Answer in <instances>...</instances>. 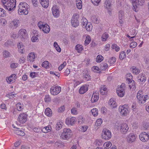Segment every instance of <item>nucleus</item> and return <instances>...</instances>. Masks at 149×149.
Instances as JSON below:
<instances>
[{
  "instance_id": "obj_48",
  "label": "nucleus",
  "mask_w": 149,
  "mask_h": 149,
  "mask_svg": "<svg viewBox=\"0 0 149 149\" xmlns=\"http://www.w3.org/2000/svg\"><path fill=\"white\" fill-rule=\"evenodd\" d=\"M111 48L113 49H115L116 52H118L120 50V47L116 45L113 44L111 46Z\"/></svg>"
},
{
  "instance_id": "obj_5",
  "label": "nucleus",
  "mask_w": 149,
  "mask_h": 149,
  "mask_svg": "<svg viewBox=\"0 0 149 149\" xmlns=\"http://www.w3.org/2000/svg\"><path fill=\"white\" fill-rule=\"evenodd\" d=\"M72 135L71 131L70 129H64L61 135V138L67 140Z\"/></svg>"
},
{
  "instance_id": "obj_42",
  "label": "nucleus",
  "mask_w": 149,
  "mask_h": 149,
  "mask_svg": "<svg viewBox=\"0 0 149 149\" xmlns=\"http://www.w3.org/2000/svg\"><path fill=\"white\" fill-rule=\"evenodd\" d=\"M132 73L135 74H138L140 72V70L139 69L136 68L135 67H132Z\"/></svg>"
},
{
  "instance_id": "obj_3",
  "label": "nucleus",
  "mask_w": 149,
  "mask_h": 149,
  "mask_svg": "<svg viewBox=\"0 0 149 149\" xmlns=\"http://www.w3.org/2000/svg\"><path fill=\"white\" fill-rule=\"evenodd\" d=\"M145 0H132V3L133 6V10L136 12V9L143 6Z\"/></svg>"
},
{
  "instance_id": "obj_1",
  "label": "nucleus",
  "mask_w": 149,
  "mask_h": 149,
  "mask_svg": "<svg viewBox=\"0 0 149 149\" xmlns=\"http://www.w3.org/2000/svg\"><path fill=\"white\" fill-rule=\"evenodd\" d=\"M1 2L4 8L9 11L11 10L16 7V0H2Z\"/></svg>"
},
{
  "instance_id": "obj_8",
  "label": "nucleus",
  "mask_w": 149,
  "mask_h": 149,
  "mask_svg": "<svg viewBox=\"0 0 149 149\" xmlns=\"http://www.w3.org/2000/svg\"><path fill=\"white\" fill-rule=\"evenodd\" d=\"M61 88L60 86H53L50 89V93L53 95H56L61 92Z\"/></svg>"
},
{
  "instance_id": "obj_39",
  "label": "nucleus",
  "mask_w": 149,
  "mask_h": 149,
  "mask_svg": "<svg viewBox=\"0 0 149 149\" xmlns=\"http://www.w3.org/2000/svg\"><path fill=\"white\" fill-rule=\"evenodd\" d=\"M86 30L88 31H90L91 30L92 28V25L90 22H88L84 26Z\"/></svg>"
},
{
  "instance_id": "obj_15",
  "label": "nucleus",
  "mask_w": 149,
  "mask_h": 149,
  "mask_svg": "<svg viewBox=\"0 0 149 149\" xmlns=\"http://www.w3.org/2000/svg\"><path fill=\"white\" fill-rule=\"evenodd\" d=\"M13 126L14 128H16L17 129V130H14V132L15 134L20 136H24L25 133L23 130V129H21L19 128L15 127L13 125Z\"/></svg>"
},
{
  "instance_id": "obj_51",
  "label": "nucleus",
  "mask_w": 149,
  "mask_h": 149,
  "mask_svg": "<svg viewBox=\"0 0 149 149\" xmlns=\"http://www.w3.org/2000/svg\"><path fill=\"white\" fill-rule=\"evenodd\" d=\"M92 3L95 5L97 6L100 2L101 0H91Z\"/></svg>"
},
{
  "instance_id": "obj_36",
  "label": "nucleus",
  "mask_w": 149,
  "mask_h": 149,
  "mask_svg": "<svg viewBox=\"0 0 149 149\" xmlns=\"http://www.w3.org/2000/svg\"><path fill=\"white\" fill-rule=\"evenodd\" d=\"M76 5L77 8L80 9L82 8V2L81 0H76Z\"/></svg>"
},
{
  "instance_id": "obj_50",
  "label": "nucleus",
  "mask_w": 149,
  "mask_h": 149,
  "mask_svg": "<svg viewBox=\"0 0 149 149\" xmlns=\"http://www.w3.org/2000/svg\"><path fill=\"white\" fill-rule=\"evenodd\" d=\"M103 56L101 55H98L97 56L96 61L97 62H100L103 60Z\"/></svg>"
},
{
  "instance_id": "obj_12",
  "label": "nucleus",
  "mask_w": 149,
  "mask_h": 149,
  "mask_svg": "<svg viewBox=\"0 0 149 149\" xmlns=\"http://www.w3.org/2000/svg\"><path fill=\"white\" fill-rule=\"evenodd\" d=\"M129 127L127 124L123 123L120 125V131L123 134H125L127 132Z\"/></svg>"
},
{
  "instance_id": "obj_27",
  "label": "nucleus",
  "mask_w": 149,
  "mask_h": 149,
  "mask_svg": "<svg viewBox=\"0 0 149 149\" xmlns=\"http://www.w3.org/2000/svg\"><path fill=\"white\" fill-rule=\"evenodd\" d=\"M40 0V2L42 6L44 8H47L49 5V0Z\"/></svg>"
},
{
  "instance_id": "obj_57",
  "label": "nucleus",
  "mask_w": 149,
  "mask_h": 149,
  "mask_svg": "<svg viewBox=\"0 0 149 149\" xmlns=\"http://www.w3.org/2000/svg\"><path fill=\"white\" fill-rule=\"evenodd\" d=\"M88 128V127L86 125L82 126L81 127V128H80L81 129V131L82 132H84L87 130Z\"/></svg>"
},
{
  "instance_id": "obj_21",
  "label": "nucleus",
  "mask_w": 149,
  "mask_h": 149,
  "mask_svg": "<svg viewBox=\"0 0 149 149\" xmlns=\"http://www.w3.org/2000/svg\"><path fill=\"white\" fill-rule=\"evenodd\" d=\"M35 58V55L33 53H30L27 57V60L30 62H33Z\"/></svg>"
},
{
  "instance_id": "obj_28",
  "label": "nucleus",
  "mask_w": 149,
  "mask_h": 149,
  "mask_svg": "<svg viewBox=\"0 0 149 149\" xmlns=\"http://www.w3.org/2000/svg\"><path fill=\"white\" fill-rule=\"evenodd\" d=\"M138 78V81L139 82H144L146 80L145 75L143 73L140 74Z\"/></svg>"
},
{
  "instance_id": "obj_60",
  "label": "nucleus",
  "mask_w": 149,
  "mask_h": 149,
  "mask_svg": "<svg viewBox=\"0 0 149 149\" xmlns=\"http://www.w3.org/2000/svg\"><path fill=\"white\" fill-rule=\"evenodd\" d=\"M127 80H128V81L130 82L131 80L132 79V77L131 73H129L128 74L126 75Z\"/></svg>"
},
{
  "instance_id": "obj_62",
  "label": "nucleus",
  "mask_w": 149,
  "mask_h": 149,
  "mask_svg": "<svg viewBox=\"0 0 149 149\" xmlns=\"http://www.w3.org/2000/svg\"><path fill=\"white\" fill-rule=\"evenodd\" d=\"M5 10L2 8H0V16H4L5 15Z\"/></svg>"
},
{
  "instance_id": "obj_17",
  "label": "nucleus",
  "mask_w": 149,
  "mask_h": 149,
  "mask_svg": "<svg viewBox=\"0 0 149 149\" xmlns=\"http://www.w3.org/2000/svg\"><path fill=\"white\" fill-rule=\"evenodd\" d=\"M16 78V75L13 74L11 75L9 77L7 78L6 80L8 83L11 84L14 82Z\"/></svg>"
},
{
  "instance_id": "obj_6",
  "label": "nucleus",
  "mask_w": 149,
  "mask_h": 149,
  "mask_svg": "<svg viewBox=\"0 0 149 149\" xmlns=\"http://www.w3.org/2000/svg\"><path fill=\"white\" fill-rule=\"evenodd\" d=\"M125 86L124 84L122 83L121 85L118 86L116 90L118 95L120 97L123 96L125 95Z\"/></svg>"
},
{
  "instance_id": "obj_38",
  "label": "nucleus",
  "mask_w": 149,
  "mask_h": 149,
  "mask_svg": "<svg viewBox=\"0 0 149 149\" xmlns=\"http://www.w3.org/2000/svg\"><path fill=\"white\" fill-rule=\"evenodd\" d=\"M129 82V86L130 89L131 88L134 89L136 88L135 82L134 80H132Z\"/></svg>"
},
{
  "instance_id": "obj_41",
  "label": "nucleus",
  "mask_w": 149,
  "mask_h": 149,
  "mask_svg": "<svg viewBox=\"0 0 149 149\" xmlns=\"http://www.w3.org/2000/svg\"><path fill=\"white\" fill-rule=\"evenodd\" d=\"M88 22L87 19L85 18H82L81 20V23L82 27L84 28V26Z\"/></svg>"
},
{
  "instance_id": "obj_49",
  "label": "nucleus",
  "mask_w": 149,
  "mask_h": 149,
  "mask_svg": "<svg viewBox=\"0 0 149 149\" xmlns=\"http://www.w3.org/2000/svg\"><path fill=\"white\" fill-rule=\"evenodd\" d=\"M118 15L119 19H123L124 15V12L122 10L120 11L119 12Z\"/></svg>"
},
{
  "instance_id": "obj_64",
  "label": "nucleus",
  "mask_w": 149,
  "mask_h": 149,
  "mask_svg": "<svg viewBox=\"0 0 149 149\" xmlns=\"http://www.w3.org/2000/svg\"><path fill=\"white\" fill-rule=\"evenodd\" d=\"M66 63L65 62H64L58 68V70L59 71L61 70L66 65Z\"/></svg>"
},
{
  "instance_id": "obj_63",
  "label": "nucleus",
  "mask_w": 149,
  "mask_h": 149,
  "mask_svg": "<svg viewBox=\"0 0 149 149\" xmlns=\"http://www.w3.org/2000/svg\"><path fill=\"white\" fill-rule=\"evenodd\" d=\"M92 69V70L95 72H97V71L100 70V69L99 67L96 66H93V67Z\"/></svg>"
},
{
  "instance_id": "obj_55",
  "label": "nucleus",
  "mask_w": 149,
  "mask_h": 149,
  "mask_svg": "<svg viewBox=\"0 0 149 149\" xmlns=\"http://www.w3.org/2000/svg\"><path fill=\"white\" fill-rule=\"evenodd\" d=\"M3 53L4 57L7 58L10 56V54L8 51L5 50L3 51Z\"/></svg>"
},
{
  "instance_id": "obj_46",
  "label": "nucleus",
  "mask_w": 149,
  "mask_h": 149,
  "mask_svg": "<svg viewBox=\"0 0 149 149\" xmlns=\"http://www.w3.org/2000/svg\"><path fill=\"white\" fill-rule=\"evenodd\" d=\"M126 57V53L124 51L120 52V54L119 58L121 60H123Z\"/></svg>"
},
{
  "instance_id": "obj_7",
  "label": "nucleus",
  "mask_w": 149,
  "mask_h": 149,
  "mask_svg": "<svg viewBox=\"0 0 149 149\" xmlns=\"http://www.w3.org/2000/svg\"><path fill=\"white\" fill-rule=\"evenodd\" d=\"M102 137L103 139L105 140L110 139L111 137L110 131L107 129H104L102 131Z\"/></svg>"
},
{
  "instance_id": "obj_61",
  "label": "nucleus",
  "mask_w": 149,
  "mask_h": 149,
  "mask_svg": "<svg viewBox=\"0 0 149 149\" xmlns=\"http://www.w3.org/2000/svg\"><path fill=\"white\" fill-rule=\"evenodd\" d=\"M137 43L135 42H133L130 44V47L131 48H134L136 46Z\"/></svg>"
},
{
  "instance_id": "obj_18",
  "label": "nucleus",
  "mask_w": 149,
  "mask_h": 149,
  "mask_svg": "<svg viewBox=\"0 0 149 149\" xmlns=\"http://www.w3.org/2000/svg\"><path fill=\"white\" fill-rule=\"evenodd\" d=\"M26 31L25 29H22L19 30L18 32L19 37L23 40L26 37Z\"/></svg>"
},
{
  "instance_id": "obj_47",
  "label": "nucleus",
  "mask_w": 149,
  "mask_h": 149,
  "mask_svg": "<svg viewBox=\"0 0 149 149\" xmlns=\"http://www.w3.org/2000/svg\"><path fill=\"white\" fill-rule=\"evenodd\" d=\"M91 112L94 116H96L98 114V110L96 108L93 109L91 110Z\"/></svg>"
},
{
  "instance_id": "obj_10",
  "label": "nucleus",
  "mask_w": 149,
  "mask_h": 149,
  "mask_svg": "<svg viewBox=\"0 0 149 149\" xmlns=\"http://www.w3.org/2000/svg\"><path fill=\"white\" fill-rule=\"evenodd\" d=\"M139 138L143 142H147L149 139V135L145 132H143L139 135Z\"/></svg>"
},
{
  "instance_id": "obj_22",
  "label": "nucleus",
  "mask_w": 149,
  "mask_h": 149,
  "mask_svg": "<svg viewBox=\"0 0 149 149\" xmlns=\"http://www.w3.org/2000/svg\"><path fill=\"white\" fill-rule=\"evenodd\" d=\"M91 19L92 22L94 24H98L100 22L99 18L95 15L92 16Z\"/></svg>"
},
{
  "instance_id": "obj_45",
  "label": "nucleus",
  "mask_w": 149,
  "mask_h": 149,
  "mask_svg": "<svg viewBox=\"0 0 149 149\" xmlns=\"http://www.w3.org/2000/svg\"><path fill=\"white\" fill-rule=\"evenodd\" d=\"M91 39L90 36H87L86 38V40L85 41L84 45L85 46L88 45L89 43L90 42Z\"/></svg>"
},
{
  "instance_id": "obj_9",
  "label": "nucleus",
  "mask_w": 149,
  "mask_h": 149,
  "mask_svg": "<svg viewBox=\"0 0 149 149\" xmlns=\"http://www.w3.org/2000/svg\"><path fill=\"white\" fill-rule=\"evenodd\" d=\"M128 108L127 105L126 104L120 106L119 107V111L122 115L125 116L128 112Z\"/></svg>"
},
{
  "instance_id": "obj_24",
  "label": "nucleus",
  "mask_w": 149,
  "mask_h": 149,
  "mask_svg": "<svg viewBox=\"0 0 149 149\" xmlns=\"http://www.w3.org/2000/svg\"><path fill=\"white\" fill-rule=\"evenodd\" d=\"M149 98V97L148 95H146L142 97L140 100H138L139 101V103L143 104L145 103L146 100Z\"/></svg>"
},
{
  "instance_id": "obj_32",
  "label": "nucleus",
  "mask_w": 149,
  "mask_h": 149,
  "mask_svg": "<svg viewBox=\"0 0 149 149\" xmlns=\"http://www.w3.org/2000/svg\"><path fill=\"white\" fill-rule=\"evenodd\" d=\"M75 49L77 51V52L79 53H81V51L83 50L82 46L79 44L76 45Z\"/></svg>"
},
{
  "instance_id": "obj_56",
  "label": "nucleus",
  "mask_w": 149,
  "mask_h": 149,
  "mask_svg": "<svg viewBox=\"0 0 149 149\" xmlns=\"http://www.w3.org/2000/svg\"><path fill=\"white\" fill-rule=\"evenodd\" d=\"M45 101L46 102H48L50 101L51 98L49 95H45Z\"/></svg>"
},
{
  "instance_id": "obj_34",
  "label": "nucleus",
  "mask_w": 149,
  "mask_h": 149,
  "mask_svg": "<svg viewBox=\"0 0 149 149\" xmlns=\"http://www.w3.org/2000/svg\"><path fill=\"white\" fill-rule=\"evenodd\" d=\"M51 127L50 126H48L42 128L41 130V131L42 132L46 133L50 132L51 131Z\"/></svg>"
},
{
  "instance_id": "obj_35",
  "label": "nucleus",
  "mask_w": 149,
  "mask_h": 149,
  "mask_svg": "<svg viewBox=\"0 0 149 149\" xmlns=\"http://www.w3.org/2000/svg\"><path fill=\"white\" fill-rule=\"evenodd\" d=\"M111 6V4L110 0H106L104 3V6L107 9H109Z\"/></svg>"
},
{
  "instance_id": "obj_19",
  "label": "nucleus",
  "mask_w": 149,
  "mask_h": 149,
  "mask_svg": "<svg viewBox=\"0 0 149 149\" xmlns=\"http://www.w3.org/2000/svg\"><path fill=\"white\" fill-rule=\"evenodd\" d=\"M75 118L74 117H72L71 118H67L65 120V123L68 125H73L75 123Z\"/></svg>"
},
{
  "instance_id": "obj_58",
  "label": "nucleus",
  "mask_w": 149,
  "mask_h": 149,
  "mask_svg": "<svg viewBox=\"0 0 149 149\" xmlns=\"http://www.w3.org/2000/svg\"><path fill=\"white\" fill-rule=\"evenodd\" d=\"M102 123V120L101 119H98L96 121L95 123V126H100Z\"/></svg>"
},
{
  "instance_id": "obj_20",
  "label": "nucleus",
  "mask_w": 149,
  "mask_h": 149,
  "mask_svg": "<svg viewBox=\"0 0 149 149\" xmlns=\"http://www.w3.org/2000/svg\"><path fill=\"white\" fill-rule=\"evenodd\" d=\"M88 89L86 85H84L81 87L79 90V92L81 94H83L86 93Z\"/></svg>"
},
{
  "instance_id": "obj_40",
  "label": "nucleus",
  "mask_w": 149,
  "mask_h": 149,
  "mask_svg": "<svg viewBox=\"0 0 149 149\" xmlns=\"http://www.w3.org/2000/svg\"><path fill=\"white\" fill-rule=\"evenodd\" d=\"M83 77L84 79L87 81L90 80L91 79V77L90 75L88 73H84Z\"/></svg>"
},
{
  "instance_id": "obj_43",
  "label": "nucleus",
  "mask_w": 149,
  "mask_h": 149,
  "mask_svg": "<svg viewBox=\"0 0 149 149\" xmlns=\"http://www.w3.org/2000/svg\"><path fill=\"white\" fill-rule=\"evenodd\" d=\"M109 37V35L107 33H105L102 34V40L103 41H106Z\"/></svg>"
},
{
  "instance_id": "obj_31",
  "label": "nucleus",
  "mask_w": 149,
  "mask_h": 149,
  "mask_svg": "<svg viewBox=\"0 0 149 149\" xmlns=\"http://www.w3.org/2000/svg\"><path fill=\"white\" fill-rule=\"evenodd\" d=\"M100 91L102 95H105L107 93V88L105 86H102L100 88Z\"/></svg>"
},
{
  "instance_id": "obj_33",
  "label": "nucleus",
  "mask_w": 149,
  "mask_h": 149,
  "mask_svg": "<svg viewBox=\"0 0 149 149\" xmlns=\"http://www.w3.org/2000/svg\"><path fill=\"white\" fill-rule=\"evenodd\" d=\"M45 113L46 116L49 117L51 116L52 114V111L49 108H47L45 109Z\"/></svg>"
},
{
  "instance_id": "obj_52",
  "label": "nucleus",
  "mask_w": 149,
  "mask_h": 149,
  "mask_svg": "<svg viewBox=\"0 0 149 149\" xmlns=\"http://www.w3.org/2000/svg\"><path fill=\"white\" fill-rule=\"evenodd\" d=\"M42 67H44L45 68H47L49 67V62L47 61H44L42 65Z\"/></svg>"
},
{
  "instance_id": "obj_4",
  "label": "nucleus",
  "mask_w": 149,
  "mask_h": 149,
  "mask_svg": "<svg viewBox=\"0 0 149 149\" xmlns=\"http://www.w3.org/2000/svg\"><path fill=\"white\" fill-rule=\"evenodd\" d=\"M79 18V15L77 13L73 15L71 20V24L73 27L76 28L79 25V22L78 20Z\"/></svg>"
},
{
  "instance_id": "obj_13",
  "label": "nucleus",
  "mask_w": 149,
  "mask_h": 149,
  "mask_svg": "<svg viewBox=\"0 0 149 149\" xmlns=\"http://www.w3.org/2000/svg\"><path fill=\"white\" fill-rule=\"evenodd\" d=\"M136 136L133 134H130L127 138V141L128 143H132L136 141Z\"/></svg>"
},
{
  "instance_id": "obj_44",
  "label": "nucleus",
  "mask_w": 149,
  "mask_h": 149,
  "mask_svg": "<svg viewBox=\"0 0 149 149\" xmlns=\"http://www.w3.org/2000/svg\"><path fill=\"white\" fill-rule=\"evenodd\" d=\"M143 91L141 90H139L137 93L136 97L137 100H140L141 98L143 97Z\"/></svg>"
},
{
  "instance_id": "obj_30",
  "label": "nucleus",
  "mask_w": 149,
  "mask_h": 149,
  "mask_svg": "<svg viewBox=\"0 0 149 149\" xmlns=\"http://www.w3.org/2000/svg\"><path fill=\"white\" fill-rule=\"evenodd\" d=\"M17 46L19 52L22 54H23L24 51V50L22 43H19L18 44Z\"/></svg>"
},
{
  "instance_id": "obj_59",
  "label": "nucleus",
  "mask_w": 149,
  "mask_h": 149,
  "mask_svg": "<svg viewBox=\"0 0 149 149\" xmlns=\"http://www.w3.org/2000/svg\"><path fill=\"white\" fill-rule=\"evenodd\" d=\"M62 127L61 124L60 122H58L56 124V130H60Z\"/></svg>"
},
{
  "instance_id": "obj_11",
  "label": "nucleus",
  "mask_w": 149,
  "mask_h": 149,
  "mask_svg": "<svg viewBox=\"0 0 149 149\" xmlns=\"http://www.w3.org/2000/svg\"><path fill=\"white\" fill-rule=\"evenodd\" d=\"M18 120L21 123H25L27 120V116L26 114L23 113L20 114L18 118Z\"/></svg>"
},
{
  "instance_id": "obj_23",
  "label": "nucleus",
  "mask_w": 149,
  "mask_h": 149,
  "mask_svg": "<svg viewBox=\"0 0 149 149\" xmlns=\"http://www.w3.org/2000/svg\"><path fill=\"white\" fill-rule=\"evenodd\" d=\"M149 98V97L148 95H146L142 97L140 100H138L139 101V103L143 104L145 103L146 100Z\"/></svg>"
},
{
  "instance_id": "obj_14",
  "label": "nucleus",
  "mask_w": 149,
  "mask_h": 149,
  "mask_svg": "<svg viewBox=\"0 0 149 149\" xmlns=\"http://www.w3.org/2000/svg\"><path fill=\"white\" fill-rule=\"evenodd\" d=\"M53 15L55 17H58L59 15L60 11L57 6H53L52 8Z\"/></svg>"
},
{
  "instance_id": "obj_53",
  "label": "nucleus",
  "mask_w": 149,
  "mask_h": 149,
  "mask_svg": "<svg viewBox=\"0 0 149 149\" xmlns=\"http://www.w3.org/2000/svg\"><path fill=\"white\" fill-rule=\"evenodd\" d=\"M116 61V58L115 57H112L109 59L108 62L110 64H113Z\"/></svg>"
},
{
  "instance_id": "obj_2",
  "label": "nucleus",
  "mask_w": 149,
  "mask_h": 149,
  "mask_svg": "<svg viewBox=\"0 0 149 149\" xmlns=\"http://www.w3.org/2000/svg\"><path fill=\"white\" fill-rule=\"evenodd\" d=\"M18 13L20 14L27 15L28 13L29 6L26 3L21 2L18 6Z\"/></svg>"
},
{
  "instance_id": "obj_16",
  "label": "nucleus",
  "mask_w": 149,
  "mask_h": 149,
  "mask_svg": "<svg viewBox=\"0 0 149 149\" xmlns=\"http://www.w3.org/2000/svg\"><path fill=\"white\" fill-rule=\"evenodd\" d=\"M19 23V21L18 20L14 19L10 23V26L11 28L16 29L18 27Z\"/></svg>"
},
{
  "instance_id": "obj_25",
  "label": "nucleus",
  "mask_w": 149,
  "mask_h": 149,
  "mask_svg": "<svg viewBox=\"0 0 149 149\" xmlns=\"http://www.w3.org/2000/svg\"><path fill=\"white\" fill-rule=\"evenodd\" d=\"M109 104L112 108H116L117 107V105L115 101L113 98H111L109 102Z\"/></svg>"
},
{
  "instance_id": "obj_29",
  "label": "nucleus",
  "mask_w": 149,
  "mask_h": 149,
  "mask_svg": "<svg viewBox=\"0 0 149 149\" xmlns=\"http://www.w3.org/2000/svg\"><path fill=\"white\" fill-rule=\"evenodd\" d=\"M99 99V96L96 93H93L91 101L93 103L97 102Z\"/></svg>"
},
{
  "instance_id": "obj_54",
  "label": "nucleus",
  "mask_w": 149,
  "mask_h": 149,
  "mask_svg": "<svg viewBox=\"0 0 149 149\" xmlns=\"http://www.w3.org/2000/svg\"><path fill=\"white\" fill-rule=\"evenodd\" d=\"M108 65L106 63L102 64L101 65V68L102 70H105L108 67Z\"/></svg>"
},
{
  "instance_id": "obj_26",
  "label": "nucleus",
  "mask_w": 149,
  "mask_h": 149,
  "mask_svg": "<svg viewBox=\"0 0 149 149\" xmlns=\"http://www.w3.org/2000/svg\"><path fill=\"white\" fill-rule=\"evenodd\" d=\"M42 31L45 33H48L50 31V29L49 26L45 24H44L42 27Z\"/></svg>"
},
{
  "instance_id": "obj_37",
  "label": "nucleus",
  "mask_w": 149,
  "mask_h": 149,
  "mask_svg": "<svg viewBox=\"0 0 149 149\" xmlns=\"http://www.w3.org/2000/svg\"><path fill=\"white\" fill-rule=\"evenodd\" d=\"M111 143L110 141L105 142L103 145L104 149H108L111 147Z\"/></svg>"
}]
</instances>
